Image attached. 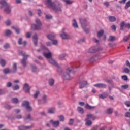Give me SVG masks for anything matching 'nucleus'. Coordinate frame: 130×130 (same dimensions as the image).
I'll return each mask as SVG.
<instances>
[{"mask_svg": "<svg viewBox=\"0 0 130 130\" xmlns=\"http://www.w3.org/2000/svg\"><path fill=\"white\" fill-rule=\"evenodd\" d=\"M44 4L48 7V8H51L55 12H60L61 11V7H57L55 5L54 3H52L51 0H45Z\"/></svg>", "mask_w": 130, "mask_h": 130, "instance_id": "nucleus-1", "label": "nucleus"}, {"mask_svg": "<svg viewBox=\"0 0 130 130\" xmlns=\"http://www.w3.org/2000/svg\"><path fill=\"white\" fill-rule=\"evenodd\" d=\"M36 23L37 25L35 24H31V29L37 31L41 30V26H42V23H41V21H40V20H39V19L38 18L36 19Z\"/></svg>", "mask_w": 130, "mask_h": 130, "instance_id": "nucleus-2", "label": "nucleus"}, {"mask_svg": "<svg viewBox=\"0 0 130 130\" xmlns=\"http://www.w3.org/2000/svg\"><path fill=\"white\" fill-rule=\"evenodd\" d=\"M19 54L20 55H22L23 57V59L21 60V62L23 67L25 68L27 66V62H26V60L28 59V57H29L30 55L26 54V53L23 51H20Z\"/></svg>", "mask_w": 130, "mask_h": 130, "instance_id": "nucleus-3", "label": "nucleus"}, {"mask_svg": "<svg viewBox=\"0 0 130 130\" xmlns=\"http://www.w3.org/2000/svg\"><path fill=\"white\" fill-rule=\"evenodd\" d=\"M0 4L2 5L3 7H6L4 9L6 14H10V13H11V6H10V5L8 4L7 3L4 1H0Z\"/></svg>", "mask_w": 130, "mask_h": 130, "instance_id": "nucleus-4", "label": "nucleus"}, {"mask_svg": "<svg viewBox=\"0 0 130 130\" xmlns=\"http://www.w3.org/2000/svg\"><path fill=\"white\" fill-rule=\"evenodd\" d=\"M80 23L81 24V26L82 28L84 30V32H85L87 34L90 32V30L88 28H85L87 27V20L85 18L80 19Z\"/></svg>", "mask_w": 130, "mask_h": 130, "instance_id": "nucleus-5", "label": "nucleus"}, {"mask_svg": "<svg viewBox=\"0 0 130 130\" xmlns=\"http://www.w3.org/2000/svg\"><path fill=\"white\" fill-rule=\"evenodd\" d=\"M48 61L50 63H51V64H52V66H54L55 67H57V68H58V72H59V73H62V70H61V68H59V66H58V64L57 63L56 61H55V60H54V59H53L52 58H51L50 59L48 60Z\"/></svg>", "mask_w": 130, "mask_h": 130, "instance_id": "nucleus-6", "label": "nucleus"}, {"mask_svg": "<svg viewBox=\"0 0 130 130\" xmlns=\"http://www.w3.org/2000/svg\"><path fill=\"white\" fill-rule=\"evenodd\" d=\"M22 106H24V107H26L27 110L28 111H32V107L30 106V104L29 102L27 101H24L22 102Z\"/></svg>", "mask_w": 130, "mask_h": 130, "instance_id": "nucleus-7", "label": "nucleus"}, {"mask_svg": "<svg viewBox=\"0 0 130 130\" xmlns=\"http://www.w3.org/2000/svg\"><path fill=\"white\" fill-rule=\"evenodd\" d=\"M47 37L48 39H49V40H51V41H53V44H54V45H56V44H57V43H58V41H57V40H54L55 36H54V35H48L47 36Z\"/></svg>", "mask_w": 130, "mask_h": 130, "instance_id": "nucleus-8", "label": "nucleus"}, {"mask_svg": "<svg viewBox=\"0 0 130 130\" xmlns=\"http://www.w3.org/2000/svg\"><path fill=\"white\" fill-rule=\"evenodd\" d=\"M127 28V29H130V23H126L124 21H122L120 24V30L123 31V29Z\"/></svg>", "mask_w": 130, "mask_h": 130, "instance_id": "nucleus-9", "label": "nucleus"}, {"mask_svg": "<svg viewBox=\"0 0 130 130\" xmlns=\"http://www.w3.org/2000/svg\"><path fill=\"white\" fill-rule=\"evenodd\" d=\"M60 36L62 39H70V36L64 32V28L63 29Z\"/></svg>", "mask_w": 130, "mask_h": 130, "instance_id": "nucleus-10", "label": "nucleus"}, {"mask_svg": "<svg viewBox=\"0 0 130 130\" xmlns=\"http://www.w3.org/2000/svg\"><path fill=\"white\" fill-rule=\"evenodd\" d=\"M49 122L51 124H52L54 127H58L59 126V121H53V120H51Z\"/></svg>", "mask_w": 130, "mask_h": 130, "instance_id": "nucleus-11", "label": "nucleus"}, {"mask_svg": "<svg viewBox=\"0 0 130 130\" xmlns=\"http://www.w3.org/2000/svg\"><path fill=\"white\" fill-rule=\"evenodd\" d=\"M33 125L31 126H25V125H21L18 127V128L19 130H28L30 129V128H32Z\"/></svg>", "mask_w": 130, "mask_h": 130, "instance_id": "nucleus-12", "label": "nucleus"}, {"mask_svg": "<svg viewBox=\"0 0 130 130\" xmlns=\"http://www.w3.org/2000/svg\"><path fill=\"white\" fill-rule=\"evenodd\" d=\"M31 87L29 86V84L25 83L23 87V90L25 93H30V89Z\"/></svg>", "mask_w": 130, "mask_h": 130, "instance_id": "nucleus-13", "label": "nucleus"}, {"mask_svg": "<svg viewBox=\"0 0 130 130\" xmlns=\"http://www.w3.org/2000/svg\"><path fill=\"white\" fill-rule=\"evenodd\" d=\"M43 54L45 57H46L48 59H50L52 57V54H51V52H49L48 53L46 52H43Z\"/></svg>", "mask_w": 130, "mask_h": 130, "instance_id": "nucleus-14", "label": "nucleus"}, {"mask_svg": "<svg viewBox=\"0 0 130 130\" xmlns=\"http://www.w3.org/2000/svg\"><path fill=\"white\" fill-rule=\"evenodd\" d=\"M94 87H96V88H103V89H105L107 87V85L104 83H98L94 85Z\"/></svg>", "mask_w": 130, "mask_h": 130, "instance_id": "nucleus-15", "label": "nucleus"}, {"mask_svg": "<svg viewBox=\"0 0 130 130\" xmlns=\"http://www.w3.org/2000/svg\"><path fill=\"white\" fill-rule=\"evenodd\" d=\"M63 78L64 80H67V81H70V80L73 79V78L71 77V75H70V73H64L63 76Z\"/></svg>", "mask_w": 130, "mask_h": 130, "instance_id": "nucleus-16", "label": "nucleus"}, {"mask_svg": "<svg viewBox=\"0 0 130 130\" xmlns=\"http://www.w3.org/2000/svg\"><path fill=\"white\" fill-rule=\"evenodd\" d=\"M33 41L34 44L36 46H37L38 43V37L37 36V34H35L33 36Z\"/></svg>", "mask_w": 130, "mask_h": 130, "instance_id": "nucleus-17", "label": "nucleus"}, {"mask_svg": "<svg viewBox=\"0 0 130 130\" xmlns=\"http://www.w3.org/2000/svg\"><path fill=\"white\" fill-rule=\"evenodd\" d=\"M87 120L88 119H92V120H95L96 119V116L92 114H88L86 115Z\"/></svg>", "mask_w": 130, "mask_h": 130, "instance_id": "nucleus-18", "label": "nucleus"}, {"mask_svg": "<svg viewBox=\"0 0 130 130\" xmlns=\"http://www.w3.org/2000/svg\"><path fill=\"white\" fill-rule=\"evenodd\" d=\"M11 72L13 74H16L17 73V64L16 63H14L12 69L11 70Z\"/></svg>", "mask_w": 130, "mask_h": 130, "instance_id": "nucleus-19", "label": "nucleus"}, {"mask_svg": "<svg viewBox=\"0 0 130 130\" xmlns=\"http://www.w3.org/2000/svg\"><path fill=\"white\" fill-rule=\"evenodd\" d=\"M108 96V93L107 92H104L103 94H99V97L101 99H104L105 98H106Z\"/></svg>", "mask_w": 130, "mask_h": 130, "instance_id": "nucleus-20", "label": "nucleus"}, {"mask_svg": "<svg viewBox=\"0 0 130 130\" xmlns=\"http://www.w3.org/2000/svg\"><path fill=\"white\" fill-rule=\"evenodd\" d=\"M97 51V49H96L95 47H91L89 50H88V53H95Z\"/></svg>", "mask_w": 130, "mask_h": 130, "instance_id": "nucleus-21", "label": "nucleus"}, {"mask_svg": "<svg viewBox=\"0 0 130 130\" xmlns=\"http://www.w3.org/2000/svg\"><path fill=\"white\" fill-rule=\"evenodd\" d=\"M88 84V83L87 82V81H83L82 83H80V89H82V88H84V87H85V86H87V85Z\"/></svg>", "mask_w": 130, "mask_h": 130, "instance_id": "nucleus-22", "label": "nucleus"}, {"mask_svg": "<svg viewBox=\"0 0 130 130\" xmlns=\"http://www.w3.org/2000/svg\"><path fill=\"white\" fill-rule=\"evenodd\" d=\"M109 22H115L116 21V18L115 16H108Z\"/></svg>", "mask_w": 130, "mask_h": 130, "instance_id": "nucleus-23", "label": "nucleus"}, {"mask_svg": "<svg viewBox=\"0 0 130 130\" xmlns=\"http://www.w3.org/2000/svg\"><path fill=\"white\" fill-rule=\"evenodd\" d=\"M77 111L79 113H81V114H83L84 113V109L81 107H77Z\"/></svg>", "mask_w": 130, "mask_h": 130, "instance_id": "nucleus-24", "label": "nucleus"}, {"mask_svg": "<svg viewBox=\"0 0 130 130\" xmlns=\"http://www.w3.org/2000/svg\"><path fill=\"white\" fill-rule=\"evenodd\" d=\"M12 103H14L15 104H17V103H19V99L17 98H12L11 100Z\"/></svg>", "mask_w": 130, "mask_h": 130, "instance_id": "nucleus-25", "label": "nucleus"}, {"mask_svg": "<svg viewBox=\"0 0 130 130\" xmlns=\"http://www.w3.org/2000/svg\"><path fill=\"white\" fill-rule=\"evenodd\" d=\"M130 40V34L128 36H126L124 37L123 39V41H124V42H127V41H128V40Z\"/></svg>", "mask_w": 130, "mask_h": 130, "instance_id": "nucleus-26", "label": "nucleus"}, {"mask_svg": "<svg viewBox=\"0 0 130 130\" xmlns=\"http://www.w3.org/2000/svg\"><path fill=\"white\" fill-rule=\"evenodd\" d=\"M116 40V38H115V37L113 36H111L109 37L108 41L110 42V41H115V40Z\"/></svg>", "mask_w": 130, "mask_h": 130, "instance_id": "nucleus-27", "label": "nucleus"}, {"mask_svg": "<svg viewBox=\"0 0 130 130\" xmlns=\"http://www.w3.org/2000/svg\"><path fill=\"white\" fill-rule=\"evenodd\" d=\"M103 34H104V30H103V29H101L98 32V37H99V38L101 37Z\"/></svg>", "mask_w": 130, "mask_h": 130, "instance_id": "nucleus-28", "label": "nucleus"}, {"mask_svg": "<svg viewBox=\"0 0 130 130\" xmlns=\"http://www.w3.org/2000/svg\"><path fill=\"white\" fill-rule=\"evenodd\" d=\"M3 73L7 75V74H10V73L12 72H11V70H10V69L6 68L3 70Z\"/></svg>", "mask_w": 130, "mask_h": 130, "instance_id": "nucleus-29", "label": "nucleus"}, {"mask_svg": "<svg viewBox=\"0 0 130 130\" xmlns=\"http://www.w3.org/2000/svg\"><path fill=\"white\" fill-rule=\"evenodd\" d=\"M49 85H50L51 86H52L53 85H54V80L53 79H50L49 80Z\"/></svg>", "mask_w": 130, "mask_h": 130, "instance_id": "nucleus-30", "label": "nucleus"}, {"mask_svg": "<svg viewBox=\"0 0 130 130\" xmlns=\"http://www.w3.org/2000/svg\"><path fill=\"white\" fill-rule=\"evenodd\" d=\"M85 121H86V124L88 126L92 125V121H91V120H90L89 119H88L87 120V118H86L85 119Z\"/></svg>", "mask_w": 130, "mask_h": 130, "instance_id": "nucleus-31", "label": "nucleus"}, {"mask_svg": "<svg viewBox=\"0 0 130 130\" xmlns=\"http://www.w3.org/2000/svg\"><path fill=\"white\" fill-rule=\"evenodd\" d=\"M73 26L74 28H78V23H77V21H76V19H73Z\"/></svg>", "mask_w": 130, "mask_h": 130, "instance_id": "nucleus-32", "label": "nucleus"}, {"mask_svg": "<svg viewBox=\"0 0 130 130\" xmlns=\"http://www.w3.org/2000/svg\"><path fill=\"white\" fill-rule=\"evenodd\" d=\"M112 112H113V109L109 108L107 110L106 113L107 114H112Z\"/></svg>", "mask_w": 130, "mask_h": 130, "instance_id": "nucleus-33", "label": "nucleus"}, {"mask_svg": "<svg viewBox=\"0 0 130 130\" xmlns=\"http://www.w3.org/2000/svg\"><path fill=\"white\" fill-rule=\"evenodd\" d=\"M85 108H86V109H93V108H95V107H92L88 104H86L85 106Z\"/></svg>", "mask_w": 130, "mask_h": 130, "instance_id": "nucleus-34", "label": "nucleus"}, {"mask_svg": "<svg viewBox=\"0 0 130 130\" xmlns=\"http://www.w3.org/2000/svg\"><path fill=\"white\" fill-rule=\"evenodd\" d=\"M54 111H55V109L54 108H51L48 109V113H54Z\"/></svg>", "mask_w": 130, "mask_h": 130, "instance_id": "nucleus-35", "label": "nucleus"}, {"mask_svg": "<svg viewBox=\"0 0 130 130\" xmlns=\"http://www.w3.org/2000/svg\"><path fill=\"white\" fill-rule=\"evenodd\" d=\"M128 87H129V86L128 85V84H125V85H123L121 86V88L122 89H123V90H125L126 89H128Z\"/></svg>", "mask_w": 130, "mask_h": 130, "instance_id": "nucleus-36", "label": "nucleus"}, {"mask_svg": "<svg viewBox=\"0 0 130 130\" xmlns=\"http://www.w3.org/2000/svg\"><path fill=\"white\" fill-rule=\"evenodd\" d=\"M0 64H1L2 67H5V66H6V61L4 59H1Z\"/></svg>", "mask_w": 130, "mask_h": 130, "instance_id": "nucleus-37", "label": "nucleus"}, {"mask_svg": "<svg viewBox=\"0 0 130 130\" xmlns=\"http://www.w3.org/2000/svg\"><path fill=\"white\" fill-rule=\"evenodd\" d=\"M105 82H106V83H109V84H110V85H111L112 86H113L114 84H113V81H112V80H107L106 79L105 80Z\"/></svg>", "mask_w": 130, "mask_h": 130, "instance_id": "nucleus-38", "label": "nucleus"}, {"mask_svg": "<svg viewBox=\"0 0 130 130\" xmlns=\"http://www.w3.org/2000/svg\"><path fill=\"white\" fill-rule=\"evenodd\" d=\"M27 119H30V120H33L32 117H31V114H28L26 118L24 119L25 121H27Z\"/></svg>", "mask_w": 130, "mask_h": 130, "instance_id": "nucleus-39", "label": "nucleus"}, {"mask_svg": "<svg viewBox=\"0 0 130 130\" xmlns=\"http://www.w3.org/2000/svg\"><path fill=\"white\" fill-rule=\"evenodd\" d=\"M64 57H66V54H63L59 56V59L60 60H63V59H64Z\"/></svg>", "mask_w": 130, "mask_h": 130, "instance_id": "nucleus-40", "label": "nucleus"}, {"mask_svg": "<svg viewBox=\"0 0 130 130\" xmlns=\"http://www.w3.org/2000/svg\"><path fill=\"white\" fill-rule=\"evenodd\" d=\"M43 100L44 103H46L47 102V96L44 95L43 96Z\"/></svg>", "mask_w": 130, "mask_h": 130, "instance_id": "nucleus-41", "label": "nucleus"}, {"mask_svg": "<svg viewBox=\"0 0 130 130\" xmlns=\"http://www.w3.org/2000/svg\"><path fill=\"white\" fill-rule=\"evenodd\" d=\"M12 29H15V32L17 34H20V29H19L18 28H15L14 26L12 27Z\"/></svg>", "mask_w": 130, "mask_h": 130, "instance_id": "nucleus-42", "label": "nucleus"}, {"mask_svg": "<svg viewBox=\"0 0 130 130\" xmlns=\"http://www.w3.org/2000/svg\"><path fill=\"white\" fill-rule=\"evenodd\" d=\"M130 7V0L128 1L126 3V5H125V9H127L128 8H129Z\"/></svg>", "mask_w": 130, "mask_h": 130, "instance_id": "nucleus-43", "label": "nucleus"}, {"mask_svg": "<svg viewBox=\"0 0 130 130\" xmlns=\"http://www.w3.org/2000/svg\"><path fill=\"white\" fill-rule=\"evenodd\" d=\"M32 71L34 73H35L37 71V67L34 65H31Z\"/></svg>", "mask_w": 130, "mask_h": 130, "instance_id": "nucleus-44", "label": "nucleus"}, {"mask_svg": "<svg viewBox=\"0 0 130 130\" xmlns=\"http://www.w3.org/2000/svg\"><path fill=\"white\" fill-rule=\"evenodd\" d=\"M63 1L66 3L67 5H72L73 4V2L70 0H63Z\"/></svg>", "mask_w": 130, "mask_h": 130, "instance_id": "nucleus-45", "label": "nucleus"}, {"mask_svg": "<svg viewBox=\"0 0 130 130\" xmlns=\"http://www.w3.org/2000/svg\"><path fill=\"white\" fill-rule=\"evenodd\" d=\"M12 88L14 91H16V90H19V89H20V86H19L18 85H16L13 86Z\"/></svg>", "mask_w": 130, "mask_h": 130, "instance_id": "nucleus-46", "label": "nucleus"}, {"mask_svg": "<svg viewBox=\"0 0 130 130\" xmlns=\"http://www.w3.org/2000/svg\"><path fill=\"white\" fill-rule=\"evenodd\" d=\"M11 34H12V31H11V30H6V35L7 36H10V35H11Z\"/></svg>", "mask_w": 130, "mask_h": 130, "instance_id": "nucleus-47", "label": "nucleus"}, {"mask_svg": "<svg viewBox=\"0 0 130 130\" xmlns=\"http://www.w3.org/2000/svg\"><path fill=\"white\" fill-rule=\"evenodd\" d=\"M40 93L39 91H37L35 93V94L34 95V98L36 99L38 97V95H39Z\"/></svg>", "mask_w": 130, "mask_h": 130, "instance_id": "nucleus-48", "label": "nucleus"}, {"mask_svg": "<svg viewBox=\"0 0 130 130\" xmlns=\"http://www.w3.org/2000/svg\"><path fill=\"white\" fill-rule=\"evenodd\" d=\"M124 104L127 106V107H130V101H127L125 102Z\"/></svg>", "mask_w": 130, "mask_h": 130, "instance_id": "nucleus-49", "label": "nucleus"}, {"mask_svg": "<svg viewBox=\"0 0 130 130\" xmlns=\"http://www.w3.org/2000/svg\"><path fill=\"white\" fill-rule=\"evenodd\" d=\"M123 73H126L127 74H129V69H128V68H125L123 70Z\"/></svg>", "mask_w": 130, "mask_h": 130, "instance_id": "nucleus-50", "label": "nucleus"}, {"mask_svg": "<svg viewBox=\"0 0 130 130\" xmlns=\"http://www.w3.org/2000/svg\"><path fill=\"white\" fill-rule=\"evenodd\" d=\"M73 123H74V119H70L69 122V125H73Z\"/></svg>", "mask_w": 130, "mask_h": 130, "instance_id": "nucleus-51", "label": "nucleus"}, {"mask_svg": "<svg viewBox=\"0 0 130 130\" xmlns=\"http://www.w3.org/2000/svg\"><path fill=\"white\" fill-rule=\"evenodd\" d=\"M122 79L124 80V81H127L128 78H127V76H126V75H123L122 76Z\"/></svg>", "mask_w": 130, "mask_h": 130, "instance_id": "nucleus-52", "label": "nucleus"}, {"mask_svg": "<svg viewBox=\"0 0 130 130\" xmlns=\"http://www.w3.org/2000/svg\"><path fill=\"white\" fill-rule=\"evenodd\" d=\"M60 121H64V117L63 116L61 115L59 116Z\"/></svg>", "mask_w": 130, "mask_h": 130, "instance_id": "nucleus-53", "label": "nucleus"}, {"mask_svg": "<svg viewBox=\"0 0 130 130\" xmlns=\"http://www.w3.org/2000/svg\"><path fill=\"white\" fill-rule=\"evenodd\" d=\"M23 40V39H22V38H19V39L18 40V44H19V45H21L22 44V41Z\"/></svg>", "mask_w": 130, "mask_h": 130, "instance_id": "nucleus-54", "label": "nucleus"}, {"mask_svg": "<svg viewBox=\"0 0 130 130\" xmlns=\"http://www.w3.org/2000/svg\"><path fill=\"white\" fill-rule=\"evenodd\" d=\"M125 117H130V112H126L125 114Z\"/></svg>", "mask_w": 130, "mask_h": 130, "instance_id": "nucleus-55", "label": "nucleus"}, {"mask_svg": "<svg viewBox=\"0 0 130 130\" xmlns=\"http://www.w3.org/2000/svg\"><path fill=\"white\" fill-rule=\"evenodd\" d=\"M4 47L7 49L8 48H10V44H6L5 45H4Z\"/></svg>", "mask_w": 130, "mask_h": 130, "instance_id": "nucleus-56", "label": "nucleus"}, {"mask_svg": "<svg viewBox=\"0 0 130 130\" xmlns=\"http://www.w3.org/2000/svg\"><path fill=\"white\" fill-rule=\"evenodd\" d=\"M31 34L30 33V32H27L26 33V37L27 38H30V37H31Z\"/></svg>", "mask_w": 130, "mask_h": 130, "instance_id": "nucleus-57", "label": "nucleus"}, {"mask_svg": "<svg viewBox=\"0 0 130 130\" xmlns=\"http://www.w3.org/2000/svg\"><path fill=\"white\" fill-rule=\"evenodd\" d=\"M6 26H10V25H11V21H10V20H7L6 22Z\"/></svg>", "mask_w": 130, "mask_h": 130, "instance_id": "nucleus-58", "label": "nucleus"}, {"mask_svg": "<svg viewBox=\"0 0 130 130\" xmlns=\"http://www.w3.org/2000/svg\"><path fill=\"white\" fill-rule=\"evenodd\" d=\"M104 6H106V7H109V2H105L104 3Z\"/></svg>", "mask_w": 130, "mask_h": 130, "instance_id": "nucleus-59", "label": "nucleus"}, {"mask_svg": "<svg viewBox=\"0 0 130 130\" xmlns=\"http://www.w3.org/2000/svg\"><path fill=\"white\" fill-rule=\"evenodd\" d=\"M112 29L114 31H116V26L113 25L111 26Z\"/></svg>", "mask_w": 130, "mask_h": 130, "instance_id": "nucleus-60", "label": "nucleus"}, {"mask_svg": "<svg viewBox=\"0 0 130 130\" xmlns=\"http://www.w3.org/2000/svg\"><path fill=\"white\" fill-rule=\"evenodd\" d=\"M7 87L8 88H10V87H12V83L11 82H8L7 83Z\"/></svg>", "mask_w": 130, "mask_h": 130, "instance_id": "nucleus-61", "label": "nucleus"}, {"mask_svg": "<svg viewBox=\"0 0 130 130\" xmlns=\"http://www.w3.org/2000/svg\"><path fill=\"white\" fill-rule=\"evenodd\" d=\"M46 18L48 19H50L52 18V16H51V15H46Z\"/></svg>", "mask_w": 130, "mask_h": 130, "instance_id": "nucleus-62", "label": "nucleus"}, {"mask_svg": "<svg viewBox=\"0 0 130 130\" xmlns=\"http://www.w3.org/2000/svg\"><path fill=\"white\" fill-rule=\"evenodd\" d=\"M126 1L127 0H121V1H119V4H125V2H126Z\"/></svg>", "mask_w": 130, "mask_h": 130, "instance_id": "nucleus-63", "label": "nucleus"}, {"mask_svg": "<svg viewBox=\"0 0 130 130\" xmlns=\"http://www.w3.org/2000/svg\"><path fill=\"white\" fill-rule=\"evenodd\" d=\"M126 66H127V67H128L130 68V63L129 61H128V60L126 61Z\"/></svg>", "mask_w": 130, "mask_h": 130, "instance_id": "nucleus-64", "label": "nucleus"}]
</instances>
